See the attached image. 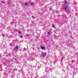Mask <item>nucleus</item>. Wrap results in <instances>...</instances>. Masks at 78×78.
Masks as SVG:
<instances>
[{"mask_svg": "<svg viewBox=\"0 0 78 78\" xmlns=\"http://www.w3.org/2000/svg\"><path fill=\"white\" fill-rule=\"evenodd\" d=\"M19 48V47L17 46H16V47L15 48V51H17V49Z\"/></svg>", "mask_w": 78, "mask_h": 78, "instance_id": "1", "label": "nucleus"}, {"mask_svg": "<svg viewBox=\"0 0 78 78\" xmlns=\"http://www.w3.org/2000/svg\"><path fill=\"white\" fill-rule=\"evenodd\" d=\"M46 55L47 53L46 52H45V53H43L42 56H43V57H44V56H46Z\"/></svg>", "mask_w": 78, "mask_h": 78, "instance_id": "2", "label": "nucleus"}, {"mask_svg": "<svg viewBox=\"0 0 78 78\" xmlns=\"http://www.w3.org/2000/svg\"><path fill=\"white\" fill-rule=\"evenodd\" d=\"M41 49L42 50H44V49H45V48L44 47H43V45H41Z\"/></svg>", "mask_w": 78, "mask_h": 78, "instance_id": "3", "label": "nucleus"}, {"mask_svg": "<svg viewBox=\"0 0 78 78\" xmlns=\"http://www.w3.org/2000/svg\"><path fill=\"white\" fill-rule=\"evenodd\" d=\"M67 6H66L65 7L63 8V9H64L65 11H66V9H67Z\"/></svg>", "mask_w": 78, "mask_h": 78, "instance_id": "4", "label": "nucleus"}, {"mask_svg": "<svg viewBox=\"0 0 78 78\" xmlns=\"http://www.w3.org/2000/svg\"><path fill=\"white\" fill-rule=\"evenodd\" d=\"M17 32H18V33H19V34H21V32H20V31H17Z\"/></svg>", "mask_w": 78, "mask_h": 78, "instance_id": "5", "label": "nucleus"}, {"mask_svg": "<svg viewBox=\"0 0 78 78\" xmlns=\"http://www.w3.org/2000/svg\"><path fill=\"white\" fill-rule=\"evenodd\" d=\"M28 3H26L25 2V5H26V6H27V5H28Z\"/></svg>", "mask_w": 78, "mask_h": 78, "instance_id": "6", "label": "nucleus"}, {"mask_svg": "<svg viewBox=\"0 0 78 78\" xmlns=\"http://www.w3.org/2000/svg\"><path fill=\"white\" fill-rule=\"evenodd\" d=\"M48 35L50 34H51V32H48Z\"/></svg>", "mask_w": 78, "mask_h": 78, "instance_id": "7", "label": "nucleus"}, {"mask_svg": "<svg viewBox=\"0 0 78 78\" xmlns=\"http://www.w3.org/2000/svg\"><path fill=\"white\" fill-rule=\"evenodd\" d=\"M64 3H67V1H64Z\"/></svg>", "mask_w": 78, "mask_h": 78, "instance_id": "8", "label": "nucleus"}, {"mask_svg": "<svg viewBox=\"0 0 78 78\" xmlns=\"http://www.w3.org/2000/svg\"><path fill=\"white\" fill-rule=\"evenodd\" d=\"M25 49H26V48H24V49H23V51H24V50H25Z\"/></svg>", "mask_w": 78, "mask_h": 78, "instance_id": "9", "label": "nucleus"}, {"mask_svg": "<svg viewBox=\"0 0 78 78\" xmlns=\"http://www.w3.org/2000/svg\"><path fill=\"white\" fill-rule=\"evenodd\" d=\"M32 17H33V18H34V16H32Z\"/></svg>", "mask_w": 78, "mask_h": 78, "instance_id": "10", "label": "nucleus"}, {"mask_svg": "<svg viewBox=\"0 0 78 78\" xmlns=\"http://www.w3.org/2000/svg\"><path fill=\"white\" fill-rule=\"evenodd\" d=\"M2 36H3V37H4V36H5V35H3V34H2Z\"/></svg>", "mask_w": 78, "mask_h": 78, "instance_id": "11", "label": "nucleus"}, {"mask_svg": "<svg viewBox=\"0 0 78 78\" xmlns=\"http://www.w3.org/2000/svg\"><path fill=\"white\" fill-rule=\"evenodd\" d=\"M21 36V38H22V37H23L22 36Z\"/></svg>", "mask_w": 78, "mask_h": 78, "instance_id": "12", "label": "nucleus"}, {"mask_svg": "<svg viewBox=\"0 0 78 78\" xmlns=\"http://www.w3.org/2000/svg\"><path fill=\"white\" fill-rule=\"evenodd\" d=\"M52 27H53L54 28L55 27L54 26H53Z\"/></svg>", "mask_w": 78, "mask_h": 78, "instance_id": "13", "label": "nucleus"}, {"mask_svg": "<svg viewBox=\"0 0 78 78\" xmlns=\"http://www.w3.org/2000/svg\"><path fill=\"white\" fill-rule=\"evenodd\" d=\"M32 5H33V4L32 3L31 4Z\"/></svg>", "mask_w": 78, "mask_h": 78, "instance_id": "14", "label": "nucleus"}, {"mask_svg": "<svg viewBox=\"0 0 78 78\" xmlns=\"http://www.w3.org/2000/svg\"><path fill=\"white\" fill-rule=\"evenodd\" d=\"M5 69H7V68H5Z\"/></svg>", "mask_w": 78, "mask_h": 78, "instance_id": "15", "label": "nucleus"}, {"mask_svg": "<svg viewBox=\"0 0 78 78\" xmlns=\"http://www.w3.org/2000/svg\"><path fill=\"white\" fill-rule=\"evenodd\" d=\"M15 60H16V58L15 59Z\"/></svg>", "mask_w": 78, "mask_h": 78, "instance_id": "16", "label": "nucleus"}]
</instances>
